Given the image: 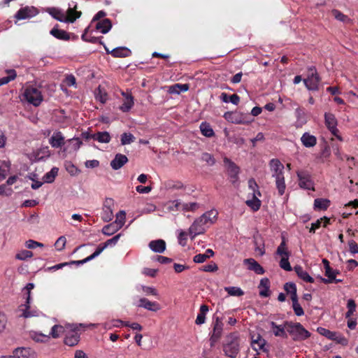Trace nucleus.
I'll list each match as a JSON object with an SVG mask.
<instances>
[{
    "instance_id": "f257e3e1",
    "label": "nucleus",
    "mask_w": 358,
    "mask_h": 358,
    "mask_svg": "<svg viewBox=\"0 0 358 358\" xmlns=\"http://www.w3.org/2000/svg\"><path fill=\"white\" fill-rule=\"evenodd\" d=\"M272 178H275V186L280 196L284 194L286 189L284 176V165L277 159H273L269 163Z\"/></svg>"
},
{
    "instance_id": "f03ea898",
    "label": "nucleus",
    "mask_w": 358,
    "mask_h": 358,
    "mask_svg": "<svg viewBox=\"0 0 358 358\" xmlns=\"http://www.w3.org/2000/svg\"><path fill=\"white\" fill-rule=\"evenodd\" d=\"M285 327L294 341H302L310 337V333L299 322L285 321Z\"/></svg>"
},
{
    "instance_id": "7ed1b4c3",
    "label": "nucleus",
    "mask_w": 358,
    "mask_h": 358,
    "mask_svg": "<svg viewBox=\"0 0 358 358\" xmlns=\"http://www.w3.org/2000/svg\"><path fill=\"white\" fill-rule=\"evenodd\" d=\"M224 355L231 358H236L240 351V338L238 332L228 334L223 344Z\"/></svg>"
},
{
    "instance_id": "20e7f679",
    "label": "nucleus",
    "mask_w": 358,
    "mask_h": 358,
    "mask_svg": "<svg viewBox=\"0 0 358 358\" xmlns=\"http://www.w3.org/2000/svg\"><path fill=\"white\" fill-rule=\"evenodd\" d=\"M22 95L24 100L34 106H38L43 101L41 91L38 87L31 85L24 87Z\"/></svg>"
},
{
    "instance_id": "39448f33",
    "label": "nucleus",
    "mask_w": 358,
    "mask_h": 358,
    "mask_svg": "<svg viewBox=\"0 0 358 358\" xmlns=\"http://www.w3.org/2000/svg\"><path fill=\"white\" fill-rule=\"evenodd\" d=\"M121 236V234L115 235L112 238L107 240L105 243L99 245L96 250L91 255L88 256L83 260L73 261L71 263L80 265L91 261L92 259L99 256L107 247L110 245H115L119 241Z\"/></svg>"
},
{
    "instance_id": "423d86ee",
    "label": "nucleus",
    "mask_w": 358,
    "mask_h": 358,
    "mask_svg": "<svg viewBox=\"0 0 358 358\" xmlns=\"http://www.w3.org/2000/svg\"><path fill=\"white\" fill-rule=\"evenodd\" d=\"M69 331L65 333L64 343L69 346L73 347L76 345L80 341V333L81 329L85 327L83 324L69 325Z\"/></svg>"
},
{
    "instance_id": "0eeeda50",
    "label": "nucleus",
    "mask_w": 358,
    "mask_h": 358,
    "mask_svg": "<svg viewBox=\"0 0 358 358\" xmlns=\"http://www.w3.org/2000/svg\"><path fill=\"white\" fill-rule=\"evenodd\" d=\"M212 324L213 331L210 337V347H213L222 336L224 327L222 318L215 315L213 317Z\"/></svg>"
},
{
    "instance_id": "6e6552de",
    "label": "nucleus",
    "mask_w": 358,
    "mask_h": 358,
    "mask_svg": "<svg viewBox=\"0 0 358 358\" xmlns=\"http://www.w3.org/2000/svg\"><path fill=\"white\" fill-rule=\"evenodd\" d=\"M320 82V78L317 73L316 68L315 66L309 67L308 78L303 80V83L306 88L308 90L317 91L318 90Z\"/></svg>"
},
{
    "instance_id": "1a4fd4ad",
    "label": "nucleus",
    "mask_w": 358,
    "mask_h": 358,
    "mask_svg": "<svg viewBox=\"0 0 358 358\" xmlns=\"http://www.w3.org/2000/svg\"><path fill=\"white\" fill-rule=\"evenodd\" d=\"M206 220L204 216H200L196 219L189 229V233L191 238L194 239L197 235L202 234L205 232V226L207 225Z\"/></svg>"
},
{
    "instance_id": "9d476101",
    "label": "nucleus",
    "mask_w": 358,
    "mask_h": 358,
    "mask_svg": "<svg viewBox=\"0 0 358 358\" xmlns=\"http://www.w3.org/2000/svg\"><path fill=\"white\" fill-rule=\"evenodd\" d=\"M296 176L299 180V185L301 188L313 191L315 190L314 182L311 178L310 174L307 171H296Z\"/></svg>"
},
{
    "instance_id": "9b49d317",
    "label": "nucleus",
    "mask_w": 358,
    "mask_h": 358,
    "mask_svg": "<svg viewBox=\"0 0 358 358\" xmlns=\"http://www.w3.org/2000/svg\"><path fill=\"white\" fill-rule=\"evenodd\" d=\"M324 123L330 132L340 141H343L342 137L338 134L339 131L337 129V120L335 115L331 113H325Z\"/></svg>"
},
{
    "instance_id": "f8f14e48",
    "label": "nucleus",
    "mask_w": 358,
    "mask_h": 358,
    "mask_svg": "<svg viewBox=\"0 0 358 358\" xmlns=\"http://www.w3.org/2000/svg\"><path fill=\"white\" fill-rule=\"evenodd\" d=\"M317 332L326 338L336 342L337 343L341 344L343 345H346L348 344V340L339 333L331 331L323 327L317 328Z\"/></svg>"
},
{
    "instance_id": "ddd939ff",
    "label": "nucleus",
    "mask_w": 358,
    "mask_h": 358,
    "mask_svg": "<svg viewBox=\"0 0 358 358\" xmlns=\"http://www.w3.org/2000/svg\"><path fill=\"white\" fill-rule=\"evenodd\" d=\"M224 163L227 166V175L229 176L231 182L235 184L238 180L239 167L230 159L227 157L224 158Z\"/></svg>"
},
{
    "instance_id": "4468645a",
    "label": "nucleus",
    "mask_w": 358,
    "mask_h": 358,
    "mask_svg": "<svg viewBox=\"0 0 358 358\" xmlns=\"http://www.w3.org/2000/svg\"><path fill=\"white\" fill-rule=\"evenodd\" d=\"M173 205L176 210L182 211H194L199 208L196 202L182 203L180 200L173 201Z\"/></svg>"
},
{
    "instance_id": "2eb2a0df",
    "label": "nucleus",
    "mask_w": 358,
    "mask_h": 358,
    "mask_svg": "<svg viewBox=\"0 0 358 358\" xmlns=\"http://www.w3.org/2000/svg\"><path fill=\"white\" fill-rule=\"evenodd\" d=\"M243 264L248 266V269L255 273L262 275L265 273L264 268L254 259L248 258L243 260Z\"/></svg>"
},
{
    "instance_id": "dca6fc26",
    "label": "nucleus",
    "mask_w": 358,
    "mask_h": 358,
    "mask_svg": "<svg viewBox=\"0 0 358 358\" xmlns=\"http://www.w3.org/2000/svg\"><path fill=\"white\" fill-rule=\"evenodd\" d=\"M138 306L153 312H157L161 309V306L157 302L150 301L146 298L140 299Z\"/></svg>"
},
{
    "instance_id": "f3484780",
    "label": "nucleus",
    "mask_w": 358,
    "mask_h": 358,
    "mask_svg": "<svg viewBox=\"0 0 358 358\" xmlns=\"http://www.w3.org/2000/svg\"><path fill=\"white\" fill-rule=\"evenodd\" d=\"M13 355L15 358H36L34 350L29 348H17L13 351Z\"/></svg>"
},
{
    "instance_id": "a211bd4d",
    "label": "nucleus",
    "mask_w": 358,
    "mask_h": 358,
    "mask_svg": "<svg viewBox=\"0 0 358 358\" xmlns=\"http://www.w3.org/2000/svg\"><path fill=\"white\" fill-rule=\"evenodd\" d=\"M36 10L34 8L24 7L20 8L15 14V17L20 20L34 17L36 15Z\"/></svg>"
},
{
    "instance_id": "6ab92c4d",
    "label": "nucleus",
    "mask_w": 358,
    "mask_h": 358,
    "mask_svg": "<svg viewBox=\"0 0 358 358\" xmlns=\"http://www.w3.org/2000/svg\"><path fill=\"white\" fill-rule=\"evenodd\" d=\"M127 157L123 154H116L114 159L110 162V166L114 170L121 169L125 164L128 162Z\"/></svg>"
},
{
    "instance_id": "aec40b11",
    "label": "nucleus",
    "mask_w": 358,
    "mask_h": 358,
    "mask_svg": "<svg viewBox=\"0 0 358 358\" xmlns=\"http://www.w3.org/2000/svg\"><path fill=\"white\" fill-rule=\"evenodd\" d=\"M49 143L51 146L55 148H59L64 145L65 143L64 137L63 136L62 132H55L49 139Z\"/></svg>"
},
{
    "instance_id": "412c9836",
    "label": "nucleus",
    "mask_w": 358,
    "mask_h": 358,
    "mask_svg": "<svg viewBox=\"0 0 358 358\" xmlns=\"http://www.w3.org/2000/svg\"><path fill=\"white\" fill-rule=\"evenodd\" d=\"M148 246L153 252L162 253L166 250V242L162 239L154 240L149 243Z\"/></svg>"
},
{
    "instance_id": "4be33fe9",
    "label": "nucleus",
    "mask_w": 358,
    "mask_h": 358,
    "mask_svg": "<svg viewBox=\"0 0 358 358\" xmlns=\"http://www.w3.org/2000/svg\"><path fill=\"white\" fill-rule=\"evenodd\" d=\"M50 34L59 40H70V34L63 29H58L57 24L50 30Z\"/></svg>"
},
{
    "instance_id": "5701e85b",
    "label": "nucleus",
    "mask_w": 358,
    "mask_h": 358,
    "mask_svg": "<svg viewBox=\"0 0 358 358\" xmlns=\"http://www.w3.org/2000/svg\"><path fill=\"white\" fill-rule=\"evenodd\" d=\"M112 203L113 200L111 199H107L104 202L102 218L106 222L111 220L113 216V210L110 208Z\"/></svg>"
},
{
    "instance_id": "b1692460",
    "label": "nucleus",
    "mask_w": 358,
    "mask_h": 358,
    "mask_svg": "<svg viewBox=\"0 0 358 358\" xmlns=\"http://www.w3.org/2000/svg\"><path fill=\"white\" fill-rule=\"evenodd\" d=\"M339 273H340L339 271L334 270L332 268H331V266H328L327 268H326V271H325V275L328 278H324L322 277H320V279L321 282H322L324 284L331 283L335 280L336 275L339 274Z\"/></svg>"
},
{
    "instance_id": "393cba45",
    "label": "nucleus",
    "mask_w": 358,
    "mask_h": 358,
    "mask_svg": "<svg viewBox=\"0 0 358 358\" xmlns=\"http://www.w3.org/2000/svg\"><path fill=\"white\" fill-rule=\"evenodd\" d=\"M122 95L124 96V100L123 103L120 106V109L125 113L129 111L133 107L134 104V97L131 94H125L124 92L122 93Z\"/></svg>"
},
{
    "instance_id": "a878e982",
    "label": "nucleus",
    "mask_w": 358,
    "mask_h": 358,
    "mask_svg": "<svg viewBox=\"0 0 358 358\" xmlns=\"http://www.w3.org/2000/svg\"><path fill=\"white\" fill-rule=\"evenodd\" d=\"M301 141L302 144L306 148H312L317 143L316 137L308 132H306L302 135Z\"/></svg>"
},
{
    "instance_id": "bb28decb",
    "label": "nucleus",
    "mask_w": 358,
    "mask_h": 358,
    "mask_svg": "<svg viewBox=\"0 0 358 358\" xmlns=\"http://www.w3.org/2000/svg\"><path fill=\"white\" fill-rule=\"evenodd\" d=\"M294 270L296 272L298 277L302 279L303 281L310 283L314 282L315 280L313 278H312L306 271H304L301 266H295Z\"/></svg>"
},
{
    "instance_id": "cd10ccee",
    "label": "nucleus",
    "mask_w": 358,
    "mask_h": 358,
    "mask_svg": "<svg viewBox=\"0 0 358 358\" xmlns=\"http://www.w3.org/2000/svg\"><path fill=\"white\" fill-rule=\"evenodd\" d=\"M24 308H21L20 310L22 311V313L20 316L24 318H29L32 317H38L41 314V311L36 309L31 310L29 303L24 304L23 306Z\"/></svg>"
},
{
    "instance_id": "c85d7f7f",
    "label": "nucleus",
    "mask_w": 358,
    "mask_h": 358,
    "mask_svg": "<svg viewBox=\"0 0 358 358\" xmlns=\"http://www.w3.org/2000/svg\"><path fill=\"white\" fill-rule=\"evenodd\" d=\"M76 8V6L73 8L69 7L65 13L67 22L73 23L80 17L82 13L80 11H77Z\"/></svg>"
},
{
    "instance_id": "c756f323",
    "label": "nucleus",
    "mask_w": 358,
    "mask_h": 358,
    "mask_svg": "<svg viewBox=\"0 0 358 358\" xmlns=\"http://www.w3.org/2000/svg\"><path fill=\"white\" fill-rule=\"evenodd\" d=\"M110 54L114 57H127L131 55V52L126 47H119L112 50Z\"/></svg>"
},
{
    "instance_id": "7c9ffc66",
    "label": "nucleus",
    "mask_w": 358,
    "mask_h": 358,
    "mask_svg": "<svg viewBox=\"0 0 358 358\" xmlns=\"http://www.w3.org/2000/svg\"><path fill=\"white\" fill-rule=\"evenodd\" d=\"M112 27V23L110 20L106 18L102 20H99L96 24V29L100 30L102 34L108 33Z\"/></svg>"
},
{
    "instance_id": "2f4dec72",
    "label": "nucleus",
    "mask_w": 358,
    "mask_h": 358,
    "mask_svg": "<svg viewBox=\"0 0 358 358\" xmlns=\"http://www.w3.org/2000/svg\"><path fill=\"white\" fill-rule=\"evenodd\" d=\"M189 89V84L176 83L169 87L167 92L169 94H180L181 92H187Z\"/></svg>"
},
{
    "instance_id": "473e14b6",
    "label": "nucleus",
    "mask_w": 358,
    "mask_h": 358,
    "mask_svg": "<svg viewBox=\"0 0 358 358\" xmlns=\"http://www.w3.org/2000/svg\"><path fill=\"white\" fill-rule=\"evenodd\" d=\"M271 326L273 329V334L275 336H280L282 338H287V332L286 331L285 323L283 325H278L274 322H271Z\"/></svg>"
},
{
    "instance_id": "72a5a7b5",
    "label": "nucleus",
    "mask_w": 358,
    "mask_h": 358,
    "mask_svg": "<svg viewBox=\"0 0 358 358\" xmlns=\"http://www.w3.org/2000/svg\"><path fill=\"white\" fill-rule=\"evenodd\" d=\"M259 287H262L263 289L260 290L259 295L262 297H268L270 295V280L267 278H262L260 280Z\"/></svg>"
},
{
    "instance_id": "f704fd0d",
    "label": "nucleus",
    "mask_w": 358,
    "mask_h": 358,
    "mask_svg": "<svg viewBox=\"0 0 358 358\" xmlns=\"http://www.w3.org/2000/svg\"><path fill=\"white\" fill-rule=\"evenodd\" d=\"M330 206V201L327 199L318 198L314 201V209L326 210Z\"/></svg>"
},
{
    "instance_id": "c9c22d12",
    "label": "nucleus",
    "mask_w": 358,
    "mask_h": 358,
    "mask_svg": "<svg viewBox=\"0 0 358 358\" xmlns=\"http://www.w3.org/2000/svg\"><path fill=\"white\" fill-rule=\"evenodd\" d=\"M246 205L254 212L259 210L262 201L257 197L256 193H252V198L245 201Z\"/></svg>"
},
{
    "instance_id": "e433bc0d",
    "label": "nucleus",
    "mask_w": 358,
    "mask_h": 358,
    "mask_svg": "<svg viewBox=\"0 0 358 358\" xmlns=\"http://www.w3.org/2000/svg\"><path fill=\"white\" fill-rule=\"evenodd\" d=\"M208 311V306L203 304L200 306L199 313L197 315L195 323L198 325L203 324L206 321V315Z\"/></svg>"
},
{
    "instance_id": "4c0bfd02",
    "label": "nucleus",
    "mask_w": 358,
    "mask_h": 358,
    "mask_svg": "<svg viewBox=\"0 0 358 358\" xmlns=\"http://www.w3.org/2000/svg\"><path fill=\"white\" fill-rule=\"evenodd\" d=\"M92 139L97 141L99 143H109L111 138L108 131H99L93 134Z\"/></svg>"
},
{
    "instance_id": "58836bf2",
    "label": "nucleus",
    "mask_w": 358,
    "mask_h": 358,
    "mask_svg": "<svg viewBox=\"0 0 358 358\" xmlns=\"http://www.w3.org/2000/svg\"><path fill=\"white\" fill-rule=\"evenodd\" d=\"M49 13L54 17L55 19L60 21V22H66V17L65 13L59 8H52L50 9Z\"/></svg>"
},
{
    "instance_id": "ea45409f",
    "label": "nucleus",
    "mask_w": 358,
    "mask_h": 358,
    "mask_svg": "<svg viewBox=\"0 0 358 358\" xmlns=\"http://www.w3.org/2000/svg\"><path fill=\"white\" fill-rule=\"evenodd\" d=\"M120 227L117 225L114 222L104 226L101 230L102 233L106 236H112L118 230H120Z\"/></svg>"
},
{
    "instance_id": "a19ab883",
    "label": "nucleus",
    "mask_w": 358,
    "mask_h": 358,
    "mask_svg": "<svg viewBox=\"0 0 358 358\" xmlns=\"http://www.w3.org/2000/svg\"><path fill=\"white\" fill-rule=\"evenodd\" d=\"M200 130L201 134L206 137L210 138L215 135L214 131L211 126L206 122H203L200 124Z\"/></svg>"
},
{
    "instance_id": "79ce46f5",
    "label": "nucleus",
    "mask_w": 358,
    "mask_h": 358,
    "mask_svg": "<svg viewBox=\"0 0 358 358\" xmlns=\"http://www.w3.org/2000/svg\"><path fill=\"white\" fill-rule=\"evenodd\" d=\"M58 171H59L58 168H57V167L52 168V169L49 172L46 173L43 176V180H44L45 182H47V183L52 182L55 180L56 176H57Z\"/></svg>"
},
{
    "instance_id": "37998d69",
    "label": "nucleus",
    "mask_w": 358,
    "mask_h": 358,
    "mask_svg": "<svg viewBox=\"0 0 358 358\" xmlns=\"http://www.w3.org/2000/svg\"><path fill=\"white\" fill-rule=\"evenodd\" d=\"M89 30V27H87L85 30V32L82 34L81 36V38L84 41H86V42H90V43H100V44H103V42L101 41V38H99V37H95V36H89L87 34V31Z\"/></svg>"
},
{
    "instance_id": "c03bdc74",
    "label": "nucleus",
    "mask_w": 358,
    "mask_h": 358,
    "mask_svg": "<svg viewBox=\"0 0 358 358\" xmlns=\"http://www.w3.org/2000/svg\"><path fill=\"white\" fill-rule=\"evenodd\" d=\"M65 332V329L63 326L59 324H55L54 325L51 331L49 334V337L52 336L54 338H57L60 336V335Z\"/></svg>"
},
{
    "instance_id": "a18cd8bd",
    "label": "nucleus",
    "mask_w": 358,
    "mask_h": 358,
    "mask_svg": "<svg viewBox=\"0 0 358 358\" xmlns=\"http://www.w3.org/2000/svg\"><path fill=\"white\" fill-rule=\"evenodd\" d=\"M10 171V162H0V181L4 180Z\"/></svg>"
},
{
    "instance_id": "49530a36",
    "label": "nucleus",
    "mask_w": 358,
    "mask_h": 358,
    "mask_svg": "<svg viewBox=\"0 0 358 358\" xmlns=\"http://www.w3.org/2000/svg\"><path fill=\"white\" fill-rule=\"evenodd\" d=\"M217 212L215 210H211L209 211L206 212L202 215V216H204L206 220V223L208 224H213L216 219H217Z\"/></svg>"
},
{
    "instance_id": "de8ad7c7",
    "label": "nucleus",
    "mask_w": 358,
    "mask_h": 358,
    "mask_svg": "<svg viewBox=\"0 0 358 358\" xmlns=\"http://www.w3.org/2000/svg\"><path fill=\"white\" fill-rule=\"evenodd\" d=\"M224 117L229 122L235 124H240L241 121L240 118L238 117V113L236 112L228 111L224 114Z\"/></svg>"
},
{
    "instance_id": "09e8293b",
    "label": "nucleus",
    "mask_w": 358,
    "mask_h": 358,
    "mask_svg": "<svg viewBox=\"0 0 358 358\" xmlns=\"http://www.w3.org/2000/svg\"><path fill=\"white\" fill-rule=\"evenodd\" d=\"M332 15L338 21L343 22L344 23H348L350 22V19L348 17V16L346 15H344L343 13H341L338 10L334 9L332 10Z\"/></svg>"
},
{
    "instance_id": "8fccbe9b",
    "label": "nucleus",
    "mask_w": 358,
    "mask_h": 358,
    "mask_svg": "<svg viewBox=\"0 0 358 358\" xmlns=\"http://www.w3.org/2000/svg\"><path fill=\"white\" fill-rule=\"evenodd\" d=\"M356 303L353 299H349L347 303L348 311L345 313V318H350L356 310Z\"/></svg>"
},
{
    "instance_id": "3c124183",
    "label": "nucleus",
    "mask_w": 358,
    "mask_h": 358,
    "mask_svg": "<svg viewBox=\"0 0 358 358\" xmlns=\"http://www.w3.org/2000/svg\"><path fill=\"white\" fill-rule=\"evenodd\" d=\"M8 76L0 78V86L8 83L10 81L13 80L16 76V71L15 70H10L8 71Z\"/></svg>"
},
{
    "instance_id": "603ef678",
    "label": "nucleus",
    "mask_w": 358,
    "mask_h": 358,
    "mask_svg": "<svg viewBox=\"0 0 358 358\" xmlns=\"http://www.w3.org/2000/svg\"><path fill=\"white\" fill-rule=\"evenodd\" d=\"M134 136L131 133L124 132L121 135V144L129 145L135 141Z\"/></svg>"
},
{
    "instance_id": "864d4df0",
    "label": "nucleus",
    "mask_w": 358,
    "mask_h": 358,
    "mask_svg": "<svg viewBox=\"0 0 358 358\" xmlns=\"http://www.w3.org/2000/svg\"><path fill=\"white\" fill-rule=\"evenodd\" d=\"M125 219H126L125 212L124 210H120L117 213L116 218H115V220L114 221V222L116 223L117 225L120 227V229H121L125 223Z\"/></svg>"
},
{
    "instance_id": "5fc2aeb1",
    "label": "nucleus",
    "mask_w": 358,
    "mask_h": 358,
    "mask_svg": "<svg viewBox=\"0 0 358 358\" xmlns=\"http://www.w3.org/2000/svg\"><path fill=\"white\" fill-rule=\"evenodd\" d=\"M224 289L231 296H241L244 294L243 291L239 287H227Z\"/></svg>"
},
{
    "instance_id": "6e6d98bb",
    "label": "nucleus",
    "mask_w": 358,
    "mask_h": 358,
    "mask_svg": "<svg viewBox=\"0 0 358 358\" xmlns=\"http://www.w3.org/2000/svg\"><path fill=\"white\" fill-rule=\"evenodd\" d=\"M33 257V252L29 250H21L15 255V259L19 260H26Z\"/></svg>"
},
{
    "instance_id": "4d7b16f0",
    "label": "nucleus",
    "mask_w": 358,
    "mask_h": 358,
    "mask_svg": "<svg viewBox=\"0 0 358 358\" xmlns=\"http://www.w3.org/2000/svg\"><path fill=\"white\" fill-rule=\"evenodd\" d=\"M31 338L34 341H35L36 342H38V343H44V342H46L48 338H49V336L48 335H45V334H41V333H36V332H34L32 335H31Z\"/></svg>"
},
{
    "instance_id": "13d9d810",
    "label": "nucleus",
    "mask_w": 358,
    "mask_h": 358,
    "mask_svg": "<svg viewBox=\"0 0 358 358\" xmlns=\"http://www.w3.org/2000/svg\"><path fill=\"white\" fill-rule=\"evenodd\" d=\"M276 253L277 255L282 256V257L285 256H289V252L286 248V244L285 241H282L280 245L278 247Z\"/></svg>"
},
{
    "instance_id": "bf43d9fd",
    "label": "nucleus",
    "mask_w": 358,
    "mask_h": 358,
    "mask_svg": "<svg viewBox=\"0 0 358 358\" xmlns=\"http://www.w3.org/2000/svg\"><path fill=\"white\" fill-rule=\"evenodd\" d=\"M253 344H257L259 349L262 350L266 344V341L259 334H258L257 338L253 339L252 341V348L257 351L258 350L253 346Z\"/></svg>"
},
{
    "instance_id": "052dcab7",
    "label": "nucleus",
    "mask_w": 358,
    "mask_h": 358,
    "mask_svg": "<svg viewBox=\"0 0 358 358\" xmlns=\"http://www.w3.org/2000/svg\"><path fill=\"white\" fill-rule=\"evenodd\" d=\"M117 322H119L125 327H129L134 330L141 331L143 329V327L137 322L129 323V322H123L120 320H117Z\"/></svg>"
},
{
    "instance_id": "680f3d73",
    "label": "nucleus",
    "mask_w": 358,
    "mask_h": 358,
    "mask_svg": "<svg viewBox=\"0 0 358 358\" xmlns=\"http://www.w3.org/2000/svg\"><path fill=\"white\" fill-rule=\"evenodd\" d=\"M280 266L287 271H292V268L289 262V256L282 257L281 258L280 261Z\"/></svg>"
},
{
    "instance_id": "e2e57ef3",
    "label": "nucleus",
    "mask_w": 358,
    "mask_h": 358,
    "mask_svg": "<svg viewBox=\"0 0 358 358\" xmlns=\"http://www.w3.org/2000/svg\"><path fill=\"white\" fill-rule=\"evenodd\" d=\"M6 184L0 185V196H9L13 193V189L10 187H8Z\"/></svg>"
},
{
    "instance_id": "0e129e2a",
    "label": "nucleus",
    "mask_w": 358,
    "mask_h": 358,
    "mask_svg": "<svg viewBox=\"0 0 358 358\" xmlns=\"http://www.w3.org/2000/svg\"><path fill=\"white\" fill-rule=\"evenodd\" d=\"M201 270L205 272H215L218 270V266L215 263L211 262L209 264L203 266Z\"/></svg>"
},
{
    "instance_id": "69168bd1",
    "label": "nucleus",
    "mask_w": 358,
    "mask_h": 358,
    "mask_svg": "<svg viewBox=\"0 0 358 358\" xmlns=\"http://www.w3.org/2000/svg\"><path fill=\"white\" fill-rule=\"evenodd\" d=\"M201 159L203 162H206L210 166H212L215 163V160L213 156L208 152L203 153L201 156Z\"/></svg>"
},
{
    "instance_id": "338daca9",
    "label": "nucleus",
    "mask_w": 358,
    "mask_h": 358,
    "mask_svg": "<svg viewBox=\"0 0 358 358\" xmlns=\"http://www.w3.org/2000/svg\"><path fill=\"white\" fill-rule=\"evenodd\" d=\"M66 238L64 236H60L55 242V246L57 250H62L66 245Z\"/></svg>"
},
{
    "instance_id": "774afa93",
    "label": "nucleus",
    "mask_w": 358,
    "mask_h": 358,
    "mask_svg": "<svg viewBox=\"0 0 358 358\" xmlns=\"http://www.w3.org/2000/svg\"><path fill=\"white\" fill-rule=\"evenodd\" d=\"M292 308L296 315L302 316L304 315V311L299 301L292 303Z\"/></svg>"
}]
</instances>
